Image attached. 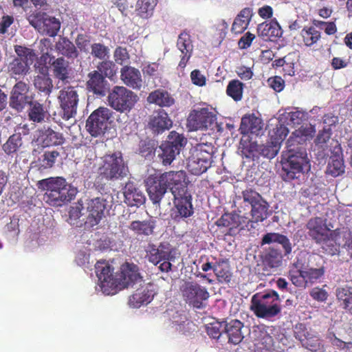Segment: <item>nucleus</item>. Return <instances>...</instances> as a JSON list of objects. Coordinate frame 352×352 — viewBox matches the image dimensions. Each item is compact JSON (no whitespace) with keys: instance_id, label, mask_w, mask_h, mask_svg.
<instances>
[{"instance_id":"f257e3e1","label":"nucleus","mask_w":352,"mask_h":352,"mask_svg":"<svg viewBox=\"0 0 352 352\" xmlns=\"http://www.w3.org/2000/svg\"><path fill=\"white\" fill-rule=\"evenodd\" d=\"M308 139L307 130L299 129L294 131L287 141V149L282 155L281 177L285 182L300 177L305 170L310 169L305 144Z\"/></svg>"},{"instance_id":"f03ea898","label":"nucleus","mask_w":352,"mask_h":352,"mask_svg":"<svg viewBox=\"0 0 352 352\" xmlns=\"http://www.w3.org/2000/svg\"><path fill=\"white\" fill-rule=\"evenodd\" d=\"M95 267L100 286L106 295H114L142 279L138 265L133 263L122 264L120 272L116 274L113 268L104 261H98Z\"/></svg>"},{"instance_id":"7ed1b4c3","label":"nucleus","mask_w":352,"mask_h":352,"mask_svg":"<svg viewBox=\"0 0 352 352\" xmlns=\"http://www.w3.org/2000/svg\"><path fill=\"white\" fill-rule=\"evenodd\" d=\"M188 180L185 171H155L145 179V186L150 200L154 204H160L170 188L173 196H179L184 192L181 187Z\"/></svg>"},{"instance_id":"20e7f679","label":"nucleus","mask_w":352,"mask_h":352,"mask_svg":"<svg viewBox=\"0 0 352 352\" xmlns=\"http://www.w3.org/2000/svg\"><path fill=\"white\" fill-rule=\"evenodd\" d=\"M37 187L45 190L46 201L54 206H61L70 202L78 192L76 187L61 177L41 179L38 182Z\"/></svg>"},{"instance_id":"39448f33","label":"nucleus","mask_w":352,"mask_h":352,"mask_svg":"<svg viewBox=\"0 0 352 352\" xmlns=\"http://www.w3.org/2000/svg\"><path fill=\"white\" fill-rule=\"evenodd\" d=\"M308 221L307 228L309 234L316 243L320 244L324 252L334 255L338 251L341 244L340 239L342 237V230L336 228L329 221Z\"/></svg>"},{"instance_id":"423d86ee","label":"nucleus","mask_w":352,"mask_h":352,"mask_svg":"<svg viewBox=\"0 0 352 352\" xmlns=\"http://www.w3.org/2000/svg\"><path fill=\"white\" fill-rule=\"evenodd\" d=\"M243 202L237 210L239 220L248 219L252 217L254 220H265L269 214V205L261 195L252 188L242 192Z\"/></svg>"},{"instance_id":"0eeeda50","label":"nucleus","mask_w":352,"mask_h":352,"mask_svg":"<svg viewBox=\"0 0 352 352\" xmlns=\"http://www.w3.org/2000/svg\"><path fill=\"white\" fill-rule=\"evenodd\" d=\"M99 177L107 181L115 182L122 180L129 174L127 162L124 161L120 151L106 154L101 158L98 167Z\"/></svg>"},{"instance_id":"6e6552de","label":"nucleus","mask_w":352,"mask_h":352,"mask_svg":"<svg viewBox=\"0 0 352 352\" xmlns=\"http://www.w3.org/2000/svg\"><path fill=\"white\" fill-rule=\"evenodd\" d=\"M278 294L270 290L264 294L256 293L251 299L250 309L260 318H270L277 316L281 311Z\"/></svg>"},{"instance_id":"1a4fd4ad","label":"nucleus","mask_w":352,"mask_h":352,"mask_svg":"<svg viewBox=\"0 0 352 352\" xmlns=\"http://www.w3.org/2000/svg\"><path fill=\"white\" fill-rule=\"evenodd\" d=\"M145 251L149 262L155 265L162 262L159 266L161 272H168L171 270L170 261L175 258L173 255L175 250L168 242H162L157 246L153 243H148Z\"/></svg>"},{"instance_id":"9d476101","label":"nucleus","mask_w":352,"mask_h":352,"mask_svg":"<svg viewBox=\"0 0 352 352\" xmlns=\"http://www.w3.org/2000/svg\"><path fill=\"white\" fill-rule=\"evenodd\" d=\"M138 99L134 92L123 86L113 87L108 96L110 107L120 113L129 112Z\"/></svg>"},{"instance_id":"9b49d317","label":"nucleus","mask_w":352,"mask_h":352,"mask_svg":"<svg viewBox=\"0 0 352 352\" xmlns=\"http://www.w3.org/2000/svg\"><path fill=\"white\" fill-rule=\"evenodd\" d=\"M186 139L182 134L172 131L168 135L167 140L160 146L158 157L165 166L170 165L181 149L185 146Z\"/></svg>"},{"instance_id":"f8f14e48","label":"nucleus","mask_w":352,"mask_h":352,"mask_svg":"<svg viewBox=\"0 0 352 352\" xmlns=\"http://www.w3.org/2000/svg\"><path fill=\"white\" fill-rule=\"evenodd\" d=\"M294 266L296 269H292L289 272V278L296 287L301 288H305L318 282L325 272L324 266L305 269H298V263H295Z\"/></svg>"},{"instance_id":"ddd939ff","label":"nucleus","mask_w":352,"mask_h":352,"mask_svg":"<svg viewBox=\"0 0 352 352\" xmlns=\"http://www.w3.org/2000/svg\"><path fill=\"white\" fill-rule=\"evenodd\" d=\"M112 114V111L109 108L98 107L88 117L86 122L87 131L94 138L103 135L108 128Z\"/></svg>"},{"instance_id":"4468645a","label":"nucleus","mask_w":352,"mask_h":352,"mask_svg":"<svg viewBox=\"0 0 352 352\" xmlns=\"http://www.w3.org/2000/svg\"><path fill=\"white\" fill-rule=\"evenodd\" d=\"M181 292L186 302L197 309H202L205 306L204 302L210 298L207 288L197 282H185Z\"/></svg>"},{"instance_id":"2eb2a0df","label":"nucleus","mask_w":352,"mask_h":352,"mask_svg":"<svg viewBox=\"0 0 352 352\" xmlns=\"http://www.w3.org/2000/svg\"><path fill=\"white\" fill-rule=\"evenodd\" d=\"M217 120L214 112L207 107L192 110L187 119L190 131L206 130L213 126Z\"/></svg>"},{"instance_id":"dca6fc26","label":"nucleus","mask_w":352,"mask_h":352,"mask_svg":"<svg viewBox=\"0 0 352 352\" xmlns=\"http://www.w3.org/2000/svg\"><path fill=\"white\" fill-rule=\"evenodd\" d=\"M58 100L63 111L62 118L68 120L74 117L79 102L78 94L75 87L69 86L62 89L59 91Z\"/></svg>"},{"instance_id":"f3484780","label":"nucleus","mask_w":352,"mask_h":352,"mask_svg":"<svg viewBox=\"0 0 352 352\" xmlns=\"http://www.w3.org/2000/svg\"><path fill=\"white\" fill-rule=\"evenodd\" d=\"M29 86L23 81L16 82L12 88L10 98V106L17 110L22 111L27 104L32 101L28 96Z\"/></svg>"},{"instance_id":"a211bd4d","label":"nucleus","mask_w":352,"mask_h":352,"mask_svg":"<svg viewBox=\"0 0 352 352\" xmlns=\"http://www.w3.org/2000/svg\"><path fill=\"white\" fill-rule=\"evenodd\" d=\"M181 187L184 188V192L181 193L179 196H173L174 200L175 201L176 212L178 214H176V217L187 218L190 217L193 213L191 202L192 197L188 191V181H184Z\"/></svg>"},{"instance_id":"6ab92c4d","label":"nucleus","mask_w":352,"mask_h":352,"mask_svg":"<svg viewBox=\"0 0 352 352\" xmlns=\"http://www.w3.org/2000/svg\"><path fill=\"white\" fill-rule=\"evenodd\" d=\"M156 294L155 287L153 284L148 283L138 289L130 297L129 304L134 308L140 307L142 305H147L153 300Z\"/></svg>"},{"instance_id":"aec40b11","label":"nucleus","mask_w":352,"mask_h":352,"mask_svg":"<svg viewBox=\"0 0 352 352\" xmlns=\"http://www.w3.org/2000/svg\"><path fill=\"white\" fill-rule=\"evenodd\" d=\"M345 171L342 149L340 144H337L331 151L326 173L336 177L342 175Z\"/></svg>"},{"instance_id":"412c9836","label":"nucleus","mask_w":352,"mask_h":352,"mask_svg":"<svg viewBox=\"0 0 352 352\" xmlns=\"http://www.w3.org/2000/svg\"><path fill=\"white\" fill-rule=\"evenodd\" d=\"M177 47L181 52V60L178 64V67L184 69L190 57L192 55L193 45L190 35L186 31H183L178 36Z\"/></svg>"},{"instance_id":"4be33fe9","label":"nucleus","mask_w":352,"mask_h":352,"mask_svg":"<svg viewBox=\"0 0 352 352\" xmlns=\"http://www.w3.org/2000/svg\"><path fill=\"white\" fill-rule=\"evenodd\" d=\"M29 133V129L26 124L18 126L14 133L10 135L8 140L2 146L3 151L8 155L16 153L23 145L22 135Z\"/></svg>"},{"instance_id":"5701e85b","label":"nucleus","mask_w":352,"mask_h":352,"mask_svg":"<svg viewBox=\"0 0 352 352\" xmlns=\"http://www.w3.org/2000/svg\"><path fill=\"white\" fill-rule=\"evenodd\" d=\"M120 79L125 85L133 89L140 90L142 86L140 70L131 66L125 65L121 68Z\"/></svg>"},{"instance_id":"b1692460","label":"nucleus","mask_w":352,"mask_h":352,"mask_svg":"<svg viewBox=\"0 0 352 352\" xmlns=\"http://www.w3.org/2000/svg\"><path fill=\"white\" fill-rule=\"evenodd\" d=\"M87 78V89L96 96H104L107 92V82L103 75L98 71L94 70L88 74Z\"/></svg>"},{"instance_id":"393cba45","label":"nucleus","mask_w":352,"mask_h":352,"mask_svg":"<svg viewBox=\"0 0 352 352\" xmlns=\"http://www.w3.org/2000/svg\"><path fill=\"white\" fill-rule=\"evenodd\" d=\"M124 202L130 206H139L146 200L143 192L133 182H128L123 188Z\"/></svg>"},{"instance_id":"a878e982","label":"nucleus","mask_w":352,"mask_h":352,"mask_svg":"<svg viewBox=\"0 0 352 352\" xmlns=\"http://www.w3.org/2000/svg\"><path fill=\"white\" fill-rule=\"evenodd\" d=\"M223 332L226 334L228 343L237 345L242 342L244 336L242 333V329L244 327L243 323L239 320L234 319L229 322H223Z\"/></svg>"},{"instance_id":"bb28decb","label":"nucleus","mask_w":352,"mask_h":352,"mask_svg":"<svg viewBox=\"0 0 352 352\" xmlns=\"http://www.w3.org/2000/svg\"><path fill=\"white\" fill-rule=\"evenodd\" d=\"M263 126V123L261 118L254 113L246 114L241 118L239 131L243 135L250 133L258 135Z\"/></svg>"},{"instance_id":"cd10ccee","label":"nucleus","mask_w":352,"mask_h":352,"mask_svg":"<svg viewBox=\"0 0 352 352\" xmlns=\"http://www.w3.org/2000/svg\"><path fill=\"white\" fill-rule=\"evenodd\" d=\"M49 64L54 76L60 81H67L69 78L70 66L68 60L64 57L55 58L52 56L50 57Z\"/></svg>"},{"instance_id":"c85d7f7f","label":"nucleus","mask_w":352,"mask_h":352,"mask_svg":"<svg viewBox=\"0 0 352 352\" xmlns=\"http://www.w3.org/2000/svg\"><path fill=\"white\" fill-rule=\"evenodd\" d=\"M173 122L164 109L155 111L149 121L150 128L157 133H161L172 127Z\"/></svg>"},{"instance_id":"c756f323","label":"nucleus","mask_w":352,"mask_h":352,"mask_svg":"<svg viewBox=\"0 0 352 352\" xmlns=\"http://www.w3.org/2000/svg\"><path fill=\"white\" fill-rule=\"evenodd\" d=\"M39 133L40 135L35 141V143L38 146V148L60 145L64 142L63 135L51 129L41 131Z\"/></svg>"},{"instance_id":"7c9ffc66","label":"nucleus","mask_w":352,"mask_h":352,"mask_svg":"<svg viewBox=\"0 0 352 352\" xmlns=\"http://www.w3.org/2000/svg\"><path fill=\"white\" fill-rule=\"evenodd\" d=\"M283 258V254L275 245L265 249L261 255L263 265L271 269L281 266Z\"/></svg>"},{"instance_id":"2f4dec72","label":"nucleus","mask_w":352,"mask_h":352,"mask_svg":"<svg viewBox=\"0 0 352 352\" xmlns=\"http://www.w3.org/2000/svg\"><path fill=\"white\" fill-rule=\"evenodd\" d=\"M214 274L219 283L229 284L233 277L228 258H219L214 263Z\"/></svg>"},{"instance_id":"473e14b6","label":"nucleus","mask_w":352,"mask_h":352,"mask_svg":"<svg viewBox=\"0 0 352 352\" xmlns=\"http://www.w3.org/2000/svg\"><path fill=\"white\" fill-rule=\"evenodd\" d=\"M147 101L160 107H170L175 102L173 96L167 91L162 89L151 91L147 97Z\"/></svg>"},{"instance_id":"72a5a7b5","label":"nucleus","mask_w":352,"mask_h":352,"mask_svg":"<svg viewBox=\"0 0 352 352\" xmlns=\"http://www.w3.org/2000/svg\"><path fill=\"white\" fill-rule=\"evenodd\" d=\"M257 32L260 36L272 39L282 36L283 31L279 23L276 20L263 22L258 25Z\"/></svg>"},{"instance_id":"f704fd0d","label":"nucleus","mask_w":352,"mask_h":352,"mask_svg":"<svg viewBox=\"0 0 352 352\" xmlns=\"http://www.w3.org/2000/svg\"><path fill=\"white\" fill-rule=\"evenodd\" d=\"M252 16V10L245 8L241 10L234 20L232 32L236 34L243 33L248 28Z\"/></svg>"},{"instance_id":"c9c22d12","label":"nucleus","mask_w":352,"mask_h":352,"mask_svg":"<svg viewBox=\"0 0 352 352\" xmlns=\"http://www.w3.org/2000/svg\"><path fill=\"white\" fill-rule=\"evenodd\" d=\"M55 48L58 53L67 58L75 59L79 56V52L74 44L67 37L60 36L55 44Z\"/></svg>"},{"instance_id":"e433bc0d","label":"nucleus","mask_w":352,"mask_h":352,"mask_svg":"<svg viewBox=\"0 0 352 352\" xmlns=\"http://www.w3.org/2000/svg\"><path fill=\"white\" fill-rule=\"evenodd\" d=\"M47 67L43 66L40 69L42 75H38L34 78V85L36 89L43 93L45 96L50 95L53 89L52 80L47 75Z\"/></svg>"},{"instance_id":"4c0bfd02","label":"nucleus","mask_w":352,"mask_h":352,"mask_svg":"<svg viewBox=\"0 0 352 352\" xmlns=\"http://www.w3.org/2000/svg\"><path fill=\"white\" fill-rule=\"evenodd\" d=\"M278 243L283 246L284 254L287 256L292 252V246L289 239L285 235L270 232L265 234L262 239L261 244Z\"/></svg>"},{"instance_id":"58836bf2","label":"nucleus","mask_w":352,"mask_h":352,"mask_svg":"<svg viewBox=\"0 0 352 352\" xmlns=\"http://www.w3.org/2000/svg\"><path fill=\"white\" fill-rule=\"evenodd\" d=\"M214 149V146L211 143H200L194 147L191 155L193 156L194 159L198 160V158H200L201 160H204L206 164L208 162L212 164Z\"/></svg>"},{"instance_id":"ea45409f","label":"nucleus","mask_w":352,"mask_h":352,"mask_svg":"<svg viewBox=\"0 0 352 352\" xmlns=\"http://www.w3.org/2000/svg\"><path fill=\"white\" fill-rule=\"evenodd\" d=\"M106 209L105 200L100 197L91 199L87 204L89 218L93 220H101L104 216Z\"/></svg>"},{"instance_id":"a19ab883","label":"nucleus","mask_w":352,"mask_h":352,"mask_svg":"<svg viewBox=\"0 0 352 352\" xmlns=\"http://www.w3.org/2000/svg\"><path fill=\"white\" fill-rule=\"evenodd\" d=\"M30 62L27 60H22L21 58H14L8 65V69L11 76H22L28 73L30 69Z\"/></svg>"},{"instance_id":"79ce46f5","label":"nucleus","mask_w":352,"mask_h":352,"mask_svg":"<svg viewBox=\"0 0 352 352\" xmlns=\"http://www.w3.org/2000/svg\"><path fill=\"white\" fill-rule=\"evenodd\" d=\"M157 0H138L136 3V14L142 19H148L153 14Z\"/></svg>"},{"instance_id":"37998d69","label":"nucleus","mask_w":352,"mask_h":352,"mask_svg":"<svg viewBox=\"0 0 352 352\" xmlns=\"http://www.w3.org/2000/svg\"><path fill=\"white\" fill-rule=\"evenodd\" d=\"M302 42L307 47H311L321 38V32L314 26H305L300 32Z\"/></svg>"},{"instance_id":"c03bdc74","label":"nucleus","mask_w":352,"mask_h":352,"mask_svg":"<svg viewBox=\"0 0 352 352\" xmlns=\"http://www.w3.org/2000/svg\"><path fill=\"white\" fill-rule=\"evenodd\" d=\"M243 89L244 84L242 82L238 79H233L227 85L226 94L234 101L238 102L243 98Z\"/></svg>"},{"instance_id":"a18cd8bd","label":"nucleus","mask_w":352,"mask_h":352,"mask_svg":"<svg viewBox=\"0 0 352 352\" xmlns=\"http://www.w3.org/2000/svg\"><path fill=\"white\" fill-rule=\"evenodd\" d=\"M210 162H206L201 160L200 158L198 160L194 159L193 156H190L188 159L187 167L188 170L195 175H200L206 172V170L211 166Z\"/></svg>"},{"instance_id":"49530a36","label":"nucleus","mask_w":352,"mask_h":352,"mask_svg":"<svg viewBox=\"0 0 352 352\" xmlns=\"http://www.w3.org/2000/svg\"><path fill=\"white\" fill-rule=\"evenodd\" d=\"M337 298L344 309L352 311V288L339 287L336 289Z\"/></svg>"},{"instance_id":"de8ad7c7","label":"nucleus","mask_w":352,"mask_h":352,"mask_svg":"<svg viewBox=\"0 0 352 352\" xmlns=\"http://www.w3.org/2000/svg\"><path fill=\"white\" fill-rule=\"evenodd\" d=\"M30 109L28 116L30 120L34 122H41L45 118L46 112L44 110L43 104L37 101L30 102Z\"/></svg>"},{"instance_id":"09e8293b","label":"nucleus","mask_w":352,"mask_h":352,"mask_svg":"<svg viewBox=\"0 0 352 352\" xmlns=\"http://www.w3.org/2000/svg\"><path fill=\"white\" fill-rule=\"evenodd\" d=\"M58 156L59 153L56 151L45 152L36 162L38 169L45 170L52 168L55 163L56 157Z\"/></svg>"},{"instance_id":"8fccbe9b","label":"nucleus","mask_w":352,"mask_h":352,"mask_svg":"<svg viewBox=\"0 0 352 352\" xmlns=\"http://www.w3.org/2000/svg\"><path fill=\"white\" fill-rule=\"evenodd\" d=\"M280 145L270 140V142H266L265 144L259 145V155L269 159L274 158L278 153Z\"/></svg>"},{"instance_id":"3c124183","label":"nucleus","mask_w":352,"mask_h":352,"mask_svg":"<svg viewBox=\"0 0 352 352\" xmlns=\"http://www.w3.org/2000/svg\"><path fill=\"white\" fill-rule=\"evenodd\" d=\"M43 32L51 37L57 35L60 28V23L55 17H47L43 19Z\"/></svg>"},{"instance_id":"603ef678","label":"nucleus","mask_w":352,"mask_h":352,"mask_svg":"<svg viewBox=\"0 0 352 352\" xmlns=\"http://www.w3.org/2000/svg\"><path fill=\"white\" fill-rule=\"evenodd\" d=\"M155 221H132L131 228L138 234L149 235L153 233Z\"/></svg>"},{"instance_id":"864d4df0","label":"nucleus","mask_w":352,"mask_h":352,"mask_svg":"<svg viewBox=\"0 0 352 352\" xmlns=\"http://www.w3.org/2000/svg\"><path fill=\"white\" fill-rule=\"evenodd\" d=\"M241 152L245 158L252 159L259 155V145L256 142H241Z\"/></svg>"},{"instance_id":"5fc2aeb1","label":"nucleus","mask_w":352,"mask_h":352,"mask_svg":"<svg viewBox=\"0 0 352 352\" xmlns=\"http://www.w3.org/2000/svg\"><path fill=\"white\" fill-rule=\"evenodd\" d=\"M255 346L261 350L270 351L274 345V339L266 331H261L255 339Z\"/></svg>"},{"instance_id":"6e6d98bb","label":"nucleus","mask_w":352,"mask_h":352,"mask_svg":"<svg viewBox=\"0 0 352 352\" xmlns=\"http://www.w3.org/2000/svg\"><path fill=\"white\" fill-rule=\"evenodd\" d=\"M91 54L94 58L106 60L109 57V49L100 43H94L91 45Z\"/></svg>"},{"instance_id":"4d7b16f0","label":"nucleus","mask_w":352,"mask_h":352,"mask_svg":"<svg viewBox=\"0 0 352 352\" xmlns=\"http://www.w3.org/2000/svg\"><path fill=\"white\" fill-rule=\"evenodd\" d=\"M104 78L113 79L117 72L116 65L112 61H102L98 65V70Z\"/></svg>"},{"instance_id":"13d9d810","label":"nucleus","mask_w":352,"mask_h":352,"mask_svg":"<svg viewBox=\"0 0 352 352\" xmlns=\"http://www.w3.org/2000/svg\"><path fill=\"white\" fill-rule=\"evenodd\" d=\"M14 51L17 55L16 58H21L22 60H27L28 62L32 63L36 57L34 50L28 48L21 45H15Z\"/></svg>"},{"instance_id":"bf43d9fd","label":"nucleus","mask_w":352,"mask_h":352,"mask_svg":"<svg viewBox=\"0 0 352 352\" xmlns=\"http://www.w3.org/2000/svg\"><path fill=\"white\" fill-rule=\"evenodd\" d=\"M296 338L298 339L303 346L311 351H318L320 349V342L318 339L311 340L307 338L305 333L301 334L300 331H295Z\"/></svg>"},{"instance_id":"052dcab7","label":"nucleus","mask_w":352,"mask_h":352,"mask_svg":"<svg viewBox=\"0 0 352 352\" xmlns=\"http://www.w3.org/2000/svg\"><path fill=\"white\" fill-rule=\"evenodd\" d=\"M289 133L288 129L283 124H279L276 126L270 134V140H274V142H277V144L280 145V143L286 138Z\"/></svg>"},{"instance_id":"680f3d73","label":"nucleus","mask_w":352,"mask_h":352,"mask_svg":"<svg viewBox=\"0 0 352 352\" xmlns=\"http://www.w3.org/2000/svg\"><path fill=\"white\" fill-rule=\"evenodd\" d=\"M223 322L218 321L210 322L206 325V332L208 335L213 339H219L223 331H221L223 327Z\"/></svg>"},{"instance_id":"e2e57ef3","label":"nucleus","mask_w":352,"mask_h":352,"mask_svg":"<svg viewBox=\"0 0 352 352\" xmlns=\"http://www.w3.org/2000/svg\"><path fill=\"white\" fill-rule=\"evenodd\" d=\"M113 57L118 64L122 65L129 59V54L125 47L118 46L114 51Z\"/></svg>"},{"instance_id":"0e129e2a","label":"nucleus","mask_w":352,"mask_h":352,"mask_svg":"<svg viewBox=\"0 0 352 352\" xmlns=\"http://www.w3.org/2000/svg\"><path fill=\"white\" fill-rule=\"evenodd\" d=\"M343 245L345 247L352 258V232L348 228L342 230Z\"/></svg>"},{"instance_id":"69168bd1","label":"nucleus","mask_w":352,"mask_h":352,"mask_svg":"<svg viewBox=\"0 0 352 352\" xmlns=\"http://www.w3.org/2000/svg\"><path fill=\"white\" fill-rule=\"evenodd\" d=\"M84 210L83 203L82 201H78L74 206H71L69 211V219L73 220H77L82 217L83 214L82 211Z\"/></svg>"},{"instance_id":"338daca9","label":"nucleus","mask_w":352,"mask_h":352,"mask_svg":"<svg viewBox=\"0 0 352 352\" xmlns=\"http://www.w3.org/2000/svg\"><path fill=\"white\" fill-rule=\"evenodd\" d=\"M154 151V144L150 140H141L139 144V153L144 157L151 155Z\"/></svg>"},{"instance_id":"774afa93","label":"nucleus","mask_w":352,"mask_h":352,"mask_svg":"<svg viewBox=\"0 0 352 352\" xmlns=\"http://www.w3.org/2000/svg\"><path fill=\"white\" fill-rule=\"evenodd\" d=\"M269 86L276 92L281 91L285 87V81L280 76L271 77L267 80Z\"/></svg>"}]
</instances>
